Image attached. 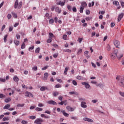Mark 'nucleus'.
<instances>
[{
    "label": "nucleus",
    "mask_w": 124,
    "mask_h": 124,
    "mask_svg": "<svg viewBox=\"0 0 124 124\" xmlns=\"http://www.w3.org/2000/svg\"><path fill=\"white\" fill-rule=\"evenodd\" d=\"M48 91V87L46 86H42L40 88V91L43 92L44 91Z\"/></svg>",
    "instance_id": "nucleus-12"
},
{
    "label": "nucleus",
    "mask_w": 124,
    "mask_h": 124,
    "mask_svg": "<svg viewBox=\"0 0 124 124\" xmlns=\"http://www.w3.org/2000/svg\"><path fill=\"white\" fill-rule=\"evenodd\" d=\"M48 104H52V105H57V103L53 100H49L47 102Z\"/></svg>",
    "instance_id": "nucleus-7"
},
{
    "label": "nucleus",
    "mask_w": 124,
    "mask_h": 124,
    "mask_svg": "<svg viewBox=\"0 0 124 124\" xmlns=\"http://www.w3.org/2000/svg\"><path fill=\"white\" fill-rule=\"evenodd\" d=\"M83 120L88 122L89 123H93V119L87 117L84 118Z\"/></svg>",
    "instance_id": "nucleus-10"
},
{
    "label": "nucleus",
    "mask_w": 124,
    "mask_h": 124,
    "mask_svg": "<svg viewBox=\"0 0 124 124\" xmlns=\"http://www.w3.org/2000/svg\"><path fill=\"white\" fill-rule=\"evenodd\" d=\"M82 85H83L85 86L86 89H91V85L88 83V82H82Z\"/></svg>",
    "instance_id": "nucleus-4"
},
{
    "label": "nucleus",
    "mask_w": 124,
    "mask_h": 124,
    "mask_svg": "<svg viewBox=\"0 0 124 124\" xmlns=\"http://www.w3.org/2000/svg\"><path fill=\"white\" fill-rule=\"evenodd\" d=\"M29 119H30L31 120H34L36 119V117L34 116H29Z\"/></svg>",
    "instance_id": "nucleus-36"
},
{
    "label": "nucleus",
    "mask_w": 124,
    "mask_h": 124,
    "mask_svg": "<svg viewBox=\"0 0 124 124\" xmlns=\"http://www.w3.org/2000/svg\"><path fill=\"white\" fill-rule=\"evenodd\" d=\"M11 17H12V16H11V14L8 15L7 18H8V20H10V19H11Z\"/></svg>",
    "instance_id": "nucleus-53"
},
{
    "label": "nucleus",
    "mask_w": 124,
    "mask_h": 124,
    "mask_svg": "<svg viewBox=\"0 0 124 124\" xmlns=\"http://www.w3.org/2000/svg\"><path fill=\"white\" fill-rule=\"evenodd\" d=\"M22 5H23V2L20 1L19 2V0H16L15 3V8L16 9V8H18V9H20L21 7H22Z\"/></svg>",
    "instance_id": "nucleus-2"
},
{
    "label": "nucleus",
    "mask_w": 124,
    "mask_h": 124,
    "mask_svg": "<svg viewBox=\"0 0 124 124\" xmlns=\"http://www.w3.org/2000/svg\"><path fill=\"white\" fill-rule=\"evenodd\" d=\"M5 95L3 94V93H0V98L3 99V98H5Z\"/></svg>",
    "instance_id": "nucleus-29"
},
{
    "label": "nucleus",
    "mask_w": 124,
    "mask_h": 124,
    "mask_svg": "<svg viewBox=\"0 0 124 124\" xmlns=\"http://www.w3.org/2000/svg\"><path fill=\"white\" fill-rule=\"evenodd\" d=\"M40 51V48L39 47H38L35 50V53H36V54H38L39 53Z\"/></svg>",
    "instance_id": "nucleus-32"
},
{
    "label": "nucleus",
    "mask_w": 124,
    "mask_h": 124,
    "mask_svg": "<svg viewBox=\"0 0 124 124\" xmlns=\"http://www.w3.org/2000/svg\"><path fill=\"white\" fill-rule=\"evenodd\" d=\"M49 38H50V39H52L53 37H55V35H54V34H53V33L50 32L49 33Z\"/></svg>",
    "instance_id": "nucleus-22"
},
{
    "label": "nucleus",
    "mask_w": 124,
    "mask_h": 124,
    "mask_svg": "<svg viewBox=\"0 0 124 124\" xmlns=\"http://www.w3.org/2000/svg\"><path fill=\"white\" fill-rule=\"evenodd\" d=\"M114 45L116 48H119V46H120V42L119 41L115 40L114 41Z\"/></svg>",
    "instance_id": "nucleus-8"
},
{
    "label": "nucleus",
    "mask_w": 124,
    "mask_h": 124,
    "mask_svg": "<svg viewBox=\"0 0 124 124\" xmlns=\"http://www.w3.org/2000/svg\"><path fill=\"white\" fill-rule=\"evenodd\" d=\"M119 93L120 95H121V96H122L123 97H124V92H120Z\"/></svg>",
    "instance_id": "nucleus-51"
},
{
    "label": "nucleus",
    "mask_w": 124,
    "mask_h": 124,
    "mask_svg": "<svg viewBox=\"0 0 124 124\" xmlns=\"http://www.w3.org/2000/svg\"><path fill=\"white\" fill-rule=\"evenodd\" d=\"M11 14H12L13 17H14V18H15V19H17V18L18 17V16H17V14L14 13V12H12Z\"/></svg>",
    "instance_id": "nucleus-20"
},
{
    "label": "nucleus",
    "mask_w": 124,
    "mask_h": 124,
    "mask_svg": "<svg viewBox=\"0 0 124 124\" xmlns=\"http://www.w3.org/2000/svg\"><path fill=\"white\" fill-rule=\"evenodd\" d=\"M62 38H63V39H64V40H66L67 38V35H64Z\"/></svg>",
    "instance_id": "nucleus-47"
},
{
    "label": "nucleus",
    "mask_w": 124,
    "mask_h": 124,
    "mask_svg": "<svg viewBox=\"0 0 124 124\" xmlns=\"http://www.w3.org/2000/svg\"><path fill=\"white\" fill-rule=\"evenodd\" d=\"M14 42L15 45H16V46H18L20 44V42L17 40H15L14 41Z\"/></svg>",
    "instance_id": "nucleus-21"
},
{
    "label": "nucleus",
    "mask_w": 124,
    "mask_h": 124,
    "mask_svg": "<svg viewBox=\"0 0 124 124\" xmlns=\"http://www.w3.org/2000/svg\"><path fill=\"white\" fill-rule=\"evenodd\" d=\"M54 22H55V23H58V17H55L54 18Z\"/></svg>",
    "instance_id": "nucleus-64"
},
{
    "label": "nucleus",
    "mask_w": 124,
    "mask_h": 124,
    "mask_svg": "<svg viewBox=\"0 0 124 124\" xmlns=\"http://www.w3.org/2000/svg\"><path fill=\"white\" fill-rule=\"evenodd\" d=\"M84 9H85L84 8L82 7H80L79 12L80 13H83V11H84Z\"/></svg>",
    "instance_id": "nucleus-37"
},
{
    "label": "nucleus",
    "mask_w": 124,
    "mask_h": 124,
    "mask_svg": "<svg viewBox=\"0 0 124 124\" xmlns=\"http://www.w3.org/2000/svg\"><path fill=\"white\" fill-rule=\"evenodd\" d=\"M25 96H27V97H30V96L31 97H33V95L31 92H26L25 93Z\"/></svg>",
    "instance_id": "nucleus-6"
},
{
    "label": "nucleus",
    "mask_w": 124,
    "mask_h": 124,
    "mask_svg": "<svg viewBox=\"0 0 124 124\" xmlns=\"http://www.w3.org/2000/svg\"><path fill=\"white\" fill-rule=\"evenodd\" d=\"M62 85L60 84H56L55 86V89H59V88H61Z\"/></svg>",
    "instance_id": "nucleus-30"
},
{
    "label": "nucleus",
    "mask_w": 124,
    "mask_h": 124,
    "mask_svg": "<svg viewBox=\"0 0 124 124\" xmlns=\"http://www.w3.org/2000/svg\"><path fill=\"white\" fill-rule=\"evenodd\" d=\"M21 124H28V122H27L26 121H25V120H23L21 122Z\"/></svg>",
    "instance_id": "nucleus-60"
},
{
    "label": "nucleus",
    "mask_w": 124,
    "mask_h": 124,
    "mask_svg": "<svg viewBox=\"0 0 124 124\" xmlns=\"http://www.w3.org/2000/svg\"><path fill=\"white\" fill-rule=\"evenodd\" d=\"M86 6H87V3H86V2H83L81 3V7H83V8H85Z\"/></svg>",
    "instance_id": "nucleus-24"
},
{
    "label": "nucleus",
    "mask_w": 124,
    "mask_h": 124,
    "mask_svg": "<svg viewBox=\"0 0 124 124\" xmlns=\"http://www.w3.org/2000/svg\"><path fill=\"white\" fill-rule=\"evenodd\" d=\"M82 41H83V39H82V38H79L78 39V41L79 42V43H81Z\"/></svg>",
    "instance_id": "nucleus-54"
},
{
    "label": "nucleus",
    "mask_w": 124,
    "mask_h": 124,
    "mask_svg": "<svg viewBox=\"0 0 124 124\" xmlns=\"http://www.w3.org/2000/svg\"><path fill=\"white\" fill-rule=\"evenodd\" d=\"M116 79L119 81V86L124 88V77H117Z\"/></svg>",
    "instance_id": "nucleus-1"
},
{
    "label": "nucleus",
    "mask_w": 124,
    "mask_h": 124,
    "mask_svg": "<svg viewBox=\"0 0 124 124\" xmlns=\"http://www.w3.org/2000/svg\"><path fill=\"white\" fill-rule=\"evenodd\" d=\"M86 102H81V107L82 108H87V106L86 105Z\"/></svg>",
    "instance_id": "nucleus-13"
},
{
    "label": "nucleus",
    "mask_w": 124,
    "mask_h": 124,
    "mask_svg": "<svg viewBox=\"0 0 124 124\" xmlns=\"http://www.w3.org/2000/svg\"><path fill=\"white\" fill-rule=\"evenodd\" d=\"M73 84H74V86H77V82L76 81V80H73Z\"/></svg>",
    "instance_id": "nucleus-46"
},
{
    "label": "nucleus",
    "mask_w": 124,
    "mask_h": 124,
    "mask_svg": "<svg viewBox=\"0 0 124 124\" xmlns=\"http://www.w3.org/2000/svg\"><path fill=\"white\" fill-rule=\"evenodd\" d=\"M67 110L70 112H73L74 111V108H73L70 107V106H67L66 107Z\"/></svg>",
    "instance_id": "nucleus-11"
},
{
    "label": "nucleus",
    "mask_w": 124,
    "mask_h": 124,
    "mask_svg": "<svg viewBox=\"0 0 124 124\" xmlns=\"http://www.w3.org/2000/svg\"><path fill=\"white\" fill-rule=\"evenodd\" d=\"M64 52H67V53H71L72 51L71 50L68 49L64 50Z\"/></svg>",
    "instance_id": "nucleus-49"
},
{
    "label": "nucleus",
    "mask_w": 124,
    "mask_h": 124,
    "mask_svg": "<svg viewBox=\"0 0 124 124\" xmlns=\"http://www.w3.org/2000/svg\"><path fill=\"white\" fill-rule=\"evenodd\" d=\"M97 87H100V88H102V87H104V85L101 84V83H99V84H96Z\"/></svg>",
    "instance_id": "nucleus-39"
},
{
    "label": "nucleus",
    "mask_w": 124,
    "mask_h": 124,
    "mask_svg": "<svg viewBox=\"0 0 124 124\" xmlns=\"http://www.w3.org/2000/svg\"><path fill=\"white\" fill-rule=\"evenodd\" d=\"M13 31V27L12 26H10L9 28V31Z\"/></svg>",
    "instance_id": "nucleus-50"
},
{
    "label": "nucleus",
    "mask_w": 124,
    "mask_h": 124,
    "mask_svg": "<svg viewBox=\"0 0 124 124\" xmlns=\"http://www.w3.org/2000/svg\"><path fill=\"white\" fill-rule=\"evenodd\" d=\"M73 12H77V9H76V7L73 8Z\"/></svg>",
    "instance_id": "nucleus-57"
},
{
    "label": "nucleus",
    "mask_w": 124,
    "mask_h": 124,
    "mask_svg": "<svg viewBox=\"0 0 124 124\" xmlns=\"http://www.w3.org/2000/svg\"><path fill=\"white\" fill-rule=\"evenodd\" d=\"M38 106L39 107H43V106H44V105H43V104L42 103H39Z\"/></svg>",
    "instance_id": "nucleus-61"
},
{
    "label": "nucleus",
    "mask_w": 124,
    "mask_h": 124,
    "mask_svg": "<svg viewBox=\"0 0 124 124\" xmlns=\"http://www.w3.org/2000/svg\"><path fill=\"white\" fill-rule=\"evenodd\" d=\"M60 94V93H59L58 91H54L53 93V95L55 97L59 95Z\"/></svg>",
    "instance_id": "nucleus-18"
},
{
    "label": "nucleus",
    "mask_w": 124,
    "mask_h": 124,
    "mask_svg": "<svg viewBox=\"0 0 124 124\" xmlns=\"http://www.w3.org/2000/svg\"><path fill=\"white\" fill-rule=\"evenodd\" d=\"M118 55V50H115L111 54L110 58L112 60H115L116 58H117V55Z\"/></svg>",
    "instance_id": "nucleus-3"
},
{
    "label": "nucleus",
    "mask_w": 124,
    "mask_h": 124,
    "mask_svg": "<svg viewBox=\"0 0 124 124\" xmlns=\"http://www.w3.org/2000/svg\"><path fill=\"white\" fill-rule=\"evenodd\" d=\"M55 12H57V13H58V14H60V13H61V12H62V9L61 8H60L59 7H56L55 8Z\"/></svg>",
    "instance_id": "nucleus-9"
},
{
    "label": "nucleus",
    "mask_w": 124,
    "mask_h": 124,
    "mask_svg": "<svg viewBox=\"0 0 124 124\" xmlns=\"http://www.w3.org/2000/svg\"><path fill=\"white\" fill-rule=\"evenodd\" d=\"M0 82H5V78H0Z\"/></svg>",
    "instance_id": "nucleus-63"
},
{
    "label": "nucleus",
    "mask_w": 124,
    "mask_h": 124,
    "mask_svg": "<svg viewBox=\"0 0 124 124\" xmlns=\"http://www.w3.org/2000/svg\"><path fill=\"white\" fill-rule=\"evenodd\" d=\"M120 3L121 4L122 7L124 8V2L123 1H120Z\"/></svg>",
    "instance_id": "nucleus-56"
},
{
    "label": "nucleus",
    "mask_w": 124,
    "mask_h": 124,
    "mask_svg": "<svg viewBox=\"0 0 124 124\" xmlns=\"http://www.w3.org/2000/svg\"><path fill=\"white\" fill-rule=\"evenodd\" d=\"M34 48V46H31V47H30L29 48V51H31V50H33Z\"/></svg>",
    "instance_id": "nucleus-45"
},
{
    "label": "nucleus",
    "mask_w": 124,
    "mask_h": 124,
    "mask_svg": "<svg viewBox=\"0 0 124 124\" xmlns=\"http://www.w3.org/2000/svg\"><path fill=\"white\" fill-rule=\"evenodd\" d=\"M44 79L47 80V78L49 77V74L48 73H45L44 75Z\"/></svg>",
    "instance_id": "nucleus-14"
},
{
    "label": "nucleus",
    "mask_w": 124,
    "mask_h": 124,
    "mask_svg": "<svg viewBox=\"0 0 124 124\" xmlns=\"http://www.w3.org/2000/svg\"><path fill=\"white\" fill-rule=\"evenodd\" d=\"M5 102L6 103H8V102H10L11 101V98L10 97H8L7 98L4 100Z\"/></svg>",
    "instance_id": "nucleus-16"
},
{
    "label": "nucleus",
    "mask_w": 124,
    "mask_h": 124,
    "mask_svg": "<svg viewBox=\"0 0 124 124\" xmlns=\"http://www.w3.org/2000/svg\"><path fill=\"white\" fill-rule=\"evenodd\" d=\"M32 70H34V71H36L37 70V66H35L34 67L32 68Z\"/></svg>",
    "instance_id": "nucleus-42"
},
{
    "label": "nucleus",
    "mask_w": 124,
    "mask_h": 124,
    "mask_svg": "<svg viewBox=\"0 0 124 124\" xmlns=\"http://www.w3.org/2000/svg\"><path fill=\"white\" fill-rule=\"evenodd\" d=\"M62 113L63 116H64V117H69V114H68L67 113L65 112V111L62 110Z\"/></svg>",
    "instance_id": "nucleus-19"
},
{
    "label": "nucleus",
    "mask_w": 124,
    "mask_h": 124,
    "mask_svg": "<svg viewBox=\"0 0 124 124\" xmlns=\"http://www.w3.org/2000/svg\"><path fill=\"white\" fill-rule=\"evenodd\" d=\"M77 79H78V80H82V77L80 76H78L77 77Z\"/></svg>",
    "instance_id": "nucleus-48"
},
{
    "label": "nucleus",
    "mask_w": 124,
    "mask_h": 124,
    "mask_svg": "<svg viewBox=\"0 0 124 124\" xmlns=\"http://www.w3.org/2000/svg\"><path fill=\"white\" fill-rule=\"evenodd\" d=\"M113 4H114V5H116V6L119 5V1H114L113 2Z\"/></svg>",
    "instance_id": "nucleus-31"
},
{
    "label": "nucleus",
    "mask_w": 124,
    "mask_h": 124,
    "mask_svg": "<svg viewBox=\"0 0 124 124\" xmlns=\"http://www.w3.org/2000/svg\"><path fill=\"white\" fill-rule=\"evenodd\" d=\"M110 50H111V47L109 45H108L107 50L109 51H110Z\"/></svg>",
    "instance_id": "nucleus-62"
},
{
    "label": "nucleus",
    "mask_w": 124,
    "mask_h": 124,
    "mask_svg": "<svg viewBox=\"0 0 124 124\" xmlns=\"http://www.w3.org/2000/svg\"><path fill=\"white\" fill-rule=\"evenodd\" d=\"M47 43H51L52 42V39H48L46 41Z\"/></svg>",
    "instance_id": "nucleus-52"
},
{
    "label": "nucleus",
    "mask_w": 124,
    "mask_h": 124,
    "mask_svg": "<svg viewBox=\"0 0 124 124\" xmlns=\"http://www.w3.org/2000/svg\"><path fill=\"white\" fill-rule=\"evenodd\" d=\"M35 110L36 111H38V112H39L40 111H43V109H42V108L37 107L35 108Z\"/></svg>",
    "instance_id": "nucleus-28"
},
{
    "label": "nucleus",
    "mask_w": 124,
    "mask_h": 124,
    "mask_svg": "<svg viewBox=\"0 0 124 124\" xmlns=\"http://www.w3.org/2000/svg\"><path fill=\"white\" fill-rule=\"evenodd\" d=\"M49 67V66H45L44 68H42V70H46L47 68Z\"/></svg>",
    "instance_id": "nucleus-44"
},
{
    "label": "nucleus",
    "mask_w": 124,
    "mask_h": 124,
    "mask_svg": "<svg viewBox=\"0 0 124 124\" xmlns=\"http://www.w3.org/2000/svg\"><path fill=\"white\" fill-rule=\"evenodd\" d=\"M53 23H54V19H50L49 20V23L50 25H52V24H53Z\"/></svg>",
    "instance_id": "nucleus-41"
},
{
    "label": "nucleus",
    "mask_w": 124,
    "mask_h": 124,
    "mask_svg": "<svg viewBox=\"0 0 124 124\" xmlns=\"http://www.w3.org/2000/svg\"><path fill=\"white\" fill-rule=\"evenodd\" d=\"M123 57H124V54H123L122 53L120 54L119 55L117 56V59L118 60H120V59H122L123 58Z\"/></svg>",
    "instance_id": "nucleus-26"
},
{
    "label": "nucleus",
    "mask_w": 124,
    "mask_h": 124,
    "mask_svg": "<svg viewBox=\"0 0 124 124\" xmlns=\"http://www.w3.org/2000/svg\"><path fill=\"white\" fill-rule=\"evenodd\" d=\"M83 52V49L82 48H79L78 49V52H77V55H79L80 54H81L82 52Z\"/></svg>",
    "instance_id": "nucleus-25"
},
{
    "label": "nucleus",
    "mask_w": 124,
    "mask_h": 124,
    "mask_svg": "<svg viewBox=\"0 0 124 124\" xmlns=\"http://www.w3.org/2000/svg\"><path fill=\"white\" fill-rule=\"evenodd\" d=\"M124 13H121L120 15H119L118 16V18H120V19H122L123 18V17H124Z\"/></svg>",
    "instance_id": "nucleus-35"
},
{
    "label": "nucleus",
    "mask_w": 124,
    "mask_h": 124,
    "mask_svg": "<svg viewBox=\"0 0 124 124\" xmlns=\"http://www.w3.org/2000/svg\"><path fill=\"white\" fill-rule=\"evenodd\" d=\"M13 80L14 81H15V82H18V81H19V78H18V77H17V76H15L13 78Z\"/></svg>",
    "instance_id": "nucleus-15"
},
{
    "label": "nucleus",
    "mask_w": 124,
    "mask_h": 124,
    "mask_svg": "<svg viewBox=\"0 0 124 124\" xmlns=\"http://www.w3.org/2000/svg\"><path fill=\"white\" fill-rule=\"evenodd\" d=\"M8 36V35H7V34L5 35L4 36L3 40H4V42L5 43H6V42L7 41V37Z\"/></svg>",
    "instance_id": "nucleus-23"
},
{
    "label": "nucleus",
    "mask_w": 124,
    "mask_h": 124,
    "mask_svg": "<svg viewBox=\"0 0 124 124\" xmlns=\"http://www.w3.org/2000/svg\"><path fill=\"white\" fill-rule=\"evenodd\" d=\"M21 49H25V48H26V46L25 45V43H23L22 44V45L21 46Z\"/></svg>",
    "instance_id": "nucleus-40"
},
{
    "label": "nucleus",
    "mask_w": 124,
    "mask_h": 124,
    "mask_svg": "<svg viewBox=\"0 0 124 124\" xmlns=\"http://www.w3.org/2000/svg\"><path fill=\"white\" fill-rule=\"evenodd\" d=\"M63 2H62V1H59V2L56 3V4L57 5H61V6H64V5L65 4V0H63Z\"/></svg>",
    "instance_id": "nucleus-5"
},
{
    "label": "nucleus",
    "mask_w": 124,
    "mask_h": 124,
    "mask_svg": "<svg viewBox=\"0 0 124 124\" xmlns=\"http://www.w3.org/2000/svg\"><path fill=\"white\" fill-rule=\"evenodd\" d=\"M24 106H25V104H18L17 105V107H24Z\"/></svg>",
    "instance_id": "nucleus-38"
},
{
    "label": "nucleus",
    "mask_w": 124,
    "mask_h": 124,
    "mask_svg": "<svg viewBox=\"0 0 124 124\" xmlns=\"http://www.w3.org/2000/svg\"><path fill=\"white\" fill-rule=\"evenodd\" d=\"M45 113L46 114H48V115H50V114H51V112L50 111H49V110H46L45 111Z\"/></svg>",
    "instance_id": "nucleus-59"
},
{
    "label": "nucleus",
    "mask_w": 124,
    "mask_h": 124,
    "mask_svg": "<svg viewBox=\"0 0 124 124\" xmlns=\"http://www.w3.org/2000/svg\"><path fill=\"white\" fill-rule=\"evenodd\" d=\"M67 7L69 11H71V10H72V7L69 5H67Z\"/></svg>",
    "instance_id": "nucleus-34"
},
{
    "label": "nucleus",
    "mask_w": 124,
    "mask_h": 124,
    "mask_svg": "<svg viewBox=\"0 0 124 124\" xmlns=\"http://www.w3.org/2000/svg\"><path fill=\"white\" fill-rule=\"evenodd\" d=\"M68 67H66L64 71V74L66 75L67 74V71L68 70Z\"/></svg>",
    "instance_id": "nucleus-27"
},
{
    "label": "nucleus",
    "mask_w": 124,
    "mask_h": 124,
    "mask_svg": "<svg viewBox=\"0 0 124 124\" xmlns=\"http://www.w3.org/2000/svg\"><path fill=\"white\" fill-rule=\"evenodd\" d=\"M9 108H10V104H8L7 105H6L4 107H3V109L4 110L6 109H9Z\"/></svg>",
    "instance_id": "nucleus-17"
},
{
    "label": "nucleus",
    "mask_w": 124,
    "mask_h": 124,
    "mask_svg": "<svg viewBox=\"0 0 124 124\" xmlns=\"http://www.w3.org/2000/svg\"><path fill=\"white\" fill-rule=\"evenodd\" d=\"M5 121H9V117H4L2 119V121L5 122Z\"/></svg>",
    "instance_id": "nucleus-33"
},
{
    "label": "nucleus",
    "mask_w": 124,
    "mask_h": 124,
    "mask_svg": "<svg viewBox=\"0 0 124 124\" xmlns=\"http://www.w3.org/2000/svg\"><path fill=\"white\" fill-rule=\"evenodd\" d=\"M62 98H63V97H62V96H60L59 97H58V99L59 100H60V101H62Z\"/></svg>",
    "instance_id": "nucleus-43"
},
{
    "label": "nucleus",
    "mask_w": 124,
    "mask_h": 124,
    "mask_svg": "<svg viewBox=\"0 0 124 124\" xmlns=\"http://www.w3.org/2000/svg\"><path fill=\"white\" fill-rule=\"evenodd\" d=\"M16 37L17 39H20L21 36H20V34H16Z\"/></svg>",
    "instance_id": "nucleus-55"
},
{
    "label": "nucleus",
    "mask_w": 124,
    "mask_h": 124,
    "mask_svg": "<svg viewBox=\"0 0 124 124\" xmlns=\"http://www.w3.org/2000/svg\"><path fill=\"white\" fill-rule=\"evenodd\" d=\"M110 27L111 28H114L115 27V23L114 22H112L111 24H110Z\"/></svg>",
    "instance_id": "nucleus-58"
}]
</instances>
